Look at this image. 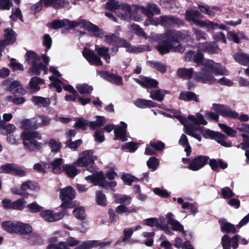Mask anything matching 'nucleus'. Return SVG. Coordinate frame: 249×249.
<instances>
[{
	"label": "nucleus",
	"mask_w": 249,
	"mask_h": 249,
	"mask_svg": "<svg viewBox=\"0 0 249 249\" xmlns=\"http://www.w3.org/2000/svg\"><path fill=\"white\" fill-rule=\"evenodd\" d=\"M200 71L193 72V69L181 68L178 70V75L183 79L190 78L192 75L197 81L204 83H213L215 81L214 75L226 74L227 71L219 63L210 59L204 60L200 65Z\"/></svg>",
	"instance_id": "f257e3e1"
},
{
	"label": "nucleus",
	"mask_w": 249,
	"mask_h": 249,
	"mask_svg": "<svg viewBox=\"0 0 249 249\" xmlns=\"http://www.w3.org/2000/svg\"><path fill=\"white\" fill-rule=\"evenodd\" d=\"M190 37L191 33L188 31H168L160 35L161 41L156 48L161 54L170 52L182 53L184 48L180 41Z\"/></svg>",
	"instance_id": "f03ea898"
},
{
	"label": "nucleus",
	"mask_w": 249,
	"mask_h": 249,
	"mask_svg": "<svg viewBox=\"0 0 249 249\" xmlns=\"http://www.w3.org/2000/svg\"><path fill=\"white\" fill-rule=\"evenodd\" d=\"M82 23V27L91 32L94 36L102 38L107 44L120 45L126 48L130 52L139 53L145 50H150L148 48H145V47L132 46L128 42L114 35H107L104 31L99 29L97 26L87 21H83Z\"/></svg>",
	"instance_id": "7ed1b4c3"
},
{
	"label": "nucleus",
	"mask_w": 249,
	"mask_h": 249,
	"mask_svg": "<svg viewBox=\"0 0 249 249\" xmlns=\"http://www.w3.org/2000/svg\"><path fill=\"white\" fill-rule=\"evenodd\" d=\"M42 58L45 65L40 62V59L38 55L33 51H28L25 55V61L32 67L28 70V73L30 75H38L42 71L47 73V67L50 62V58L45 54H42Z\"/></svg>",
	"instance_id": "20e7f679"
},
{
	"label": "nucleus",
	"mask_w": 249,
	"mask_h": 249,
	"mask_svg": "<svg viewBox=\"0 0 249 249\" xmlns=\"http://www.w3.org/2000/svg\"><path fill=\"white\" fill-rule=\"evenodd\" d=\"M21 138L25 148L30 152L38 150L42 147V143L36 140L41 139L40 135L37 132H23Z\"/></svg>",
	"instance_id": "39448f33"
},
{
	"label": "nucleus",
	"mask_w": 249,
	"mask_h": 249,
	"mask_svg": "<svg viewBox=\"0 0 249 249\" xmlns=\"http://www.w3.org/2000/svg\"><path fill=\"white\" fill-rule=\"evenodd\" d=\"M106 8L110 10L120 9L124 14H118L117 16L121 19L130 21L131 19V9L129 4H124L120 1L114 0H109L106 4Z\"/></svg>",
	"instance_id": "423d86ee"
},
{
	"label": "nucleus",
	"mask_w": 249,
	"mask_h": 249,
	"mask_svg": "<svg viewBox=\"0 0 249 249\" xmlns=\"http://www.w3.org/2000/svg\"><path fill=\"white\" fill-rule=\"evenodd\" d=\"M85 179L95 185H99L103 187L114 188L117 186V182L115 181L111 182L105 180L104 173L102 171L97 172L92 175H89L85 178Z\"/></svg>",
	"instance_id": "0eeeda50"
},
{
	"label": "nucleus",
	"mask_w": 249,
	"mask_h": 249,
	"mask_svg": "<svg viewBox=\"0 0 249 249\" xmlns=\"http://www.w3.org/2000/svg\"><path fill=\"white\" fill-rule=\"evenodd\" d=\"M97 159V156L94 155L92 150H86L79 154L74 164L81 167H87L89 165H92Z\"/></svg>",
	"instance_id": "6e6552de"
},
{
	"label": "nucleus",
	"mask_w": 249,
	"mask_h": 249,
	"mask_svg": "<svg viewBox=\"0 0 249 249\" xmlns=\"http://www.w3.org/2000/svg\"><path fill=\"white\" fill-rule=\"evenodd\" d=\"M175 117L184 126L185 132L187 134L192 136L199 141H201V138L200 136L196 133V131L202 132V128L201 127L192 124H188L187 119L185 117H182L178 112H177V114L175 115Z\"/></svg>",
	"instance_id": "1a4fd4ad"
},
{
	"label": "nucleus",
	"mask_w": 249,
	"mask_h": 249,
	"mask_svg": "<svg viewBox=\"0 0 249 249\" xmlns=\"http://www.w3.org/2000/svg\"><path fill=\"white\" fill-rule=\"evenodd\" d=\"M67 214V211L63 210L55 213L53 210H42L40 213V216L45 221L54 222L62 219Z\"/></svg>",
	"instance_id": "9d476101"
},
{
	"label": "nucleus",
	"mask_w": 249,
	"mask_h": 249,
	"mask_svg": "<svg viewBox=\"0 0 249 249\" xmlns=\"http://www.w3.org/2000/svg\"><path fill=\"white\" fill-rule=\"evenodd\" d=\"M121 124L122 125L121 126L117 125L115 127H114V126L113 124L107 125L104 128L103 130H105L107 132L109 133L114 129L115 139H119L122 142H125L127 140L126 136L127 125L124 122H121Z\"/></svg>",
	"instance_id": "9b49d317"
},
{
	"label": "nucleus",
	"mask_w": 249,
	"mask_h": 249,
	"mask_svg": "<svg viewBox=\"0 0 249 249\" xmlns=\"http://www.w3.org/2000/svg\"><path fill=\"white\" fill-rule=\"evenodd\" d=\"M0 173L10 174L13 175L25 176L26 172L23 169L14 164L6 163L0 167Z\"/></svg>",
	"instance_id": "f8f14e48"
},
{
	"label": "nucleus",
	"mask_w": 249,
	"mask_h": 249,
	"mask_svg": "<svg viewBox=\"0 0 249 249\" xmlns=\"http://www.w3.org/2000/svg\"><path fill=\"white\" fill-rule=\"evenodd\" d=\"M212 108L224 117L235 118L238 116V113L236 112L223 105L213 104Z\"/></svg>",
	"instance_id": "ddd939ff"
},
{
	"label": "nucleus",
	"mask_w": 249,
	"mask_h": 249,
	"mask_svg": "<svg viewBox=\"0 0 249 249\" xmlns=\"http://www.w3.org/2000/svg\"><path fill=\"white\" fill-rule=\"evenodd\" d=\"M136 9L138 11L144 14L147 18L153 17L154 14H160V13L159 7L152 3H148L145 7L138 5Z\"/></svg>",
	"instance_id": "4468645a"
},
{
	"label": "nucleus",
	"mask_w": 249,
	"mask_h": 249,
	"mask_svg": "<svg viewBox=\"0 0 249 249\" xmlns=\"http://www.w3.org/2000/svg\"><path fill=\"white\" fill-rule=\"evenodd\" d=\"M38 188L36 183L31 181H26L23 182L20 188H13L11 189L12 192L16 195L25 196L26 192L28 190H35Z\"/></svg>",
	"instance_id": "2eb2a0df"
},
{
	"label": "nucleus",
	"mask_w": 249,
	"mask_h": 249,
	"mask_svg": "<svg viewBox=\"0 0 249 249\" xmlns=\"http://www.w3.org/2000/svg\"><path fill=\"white\" fill-rule=\"evenodd\" d=\"M175 21V19L173 17L161 16L156 19L153 17L147 18V20L145 21V25L149 24L157 26L159 24H172Z\"/></svg>",
	"instance_id": "dca6fc26"
},
{
	"label": "nucleus",
	"mask_w": 249,
	"mask_h": 249,
	"mask_svg": "<svg viewBox=\"0 0 249 249\" xmlns=\"http://www.w3.org/2000/svg\"><path fill=\"white\" fill-rule=\"evenodd\" d=\"M111 243L110 241H87L82 242L81 245L76 247L74 249H91L94 247H99L100 249H102L106 246H109Z\"/></svg>",
	"instance_id": "f3484780"
},
{
	"label": "nucleus",
	"mask_w": 249,
	"mask_h": 249,
	"mask_svg": "<svg viewBox=\"0 0 249 249\" xmlns=\"http://www.w3.org/2000/svg\"><path fill=\"white\" fill-rule=\"evenodd\" d=\"M208 159V157L206 156H197L190 161L188 168L194 171H197L206 164Z\"/></svg>",
	"instance_id": "a211bd4d"
},
{
	"label": "nucleus",
	"mask_w": 249,
	"mask_h": 249,
	"mask_svg": "<svg viewBox=\"0 0 249 249\" xmlns=\"http://www.w3.org/2000/svg\"><path fill=\"white\" fill-rule=\"evenodd\" d=\"M4 86L12 92L24 94L25 90L19 82L11 79H7L3 82Z\"/></svg>",
	"instance_id": "6ab92c4d"
},
{
	"label": "nucleus",
	"mask_w": 249,
	"mask_h": 249,
	"mask_svg": "<svg viewBox=\"0 0 249 249\" xmlns=\"http://www.w3.org/2000/svg\"><path fill=\"white\" fill-rule=\"evenodd\" d=\"M83 21L85 20L70 21L67 20H55L51 23V26L53 29H58L65 26H69L70 27L73 28L79 25H81L82 27V22Z\"/></svg>",
	"instance_id": "aec40b11"
},
{
	"label": "nucleus",
	"mask_w": 249,
	"mask_h": 249,
	"mask_svg": "<svg viewBox=\"0 0 249 249\" xmlns=\"http://www.w3.org/2000/svg\"><path fill=\"white\" fill-rule=\"evenodd\" d=\"M4 39L0 40V48L12 44L16 41V33L11 28H7L4 30Z\"/></svg>",
	"instance_id": "412c9836"
},
{
	"label": "nucleus",
	"mask_w": 249,
	"mask_h": 249,
	"mask_svg": "<svg viewBox=\"0 0 249 249\" xmlns=\"http://www.w3.org/2000/svg\"><path fill=\"white\" fill-rule=\"evenodd\" d=\"M83 55L86 60L91 65L101 66L103 62L101 59L92 51L87 48H85L83 51Z\"/></svg>",
	"instance_id": "4be33fe9"
},
{
	"label": "nucleus",
	"mask_w": 249,
	"mask_h": 249,
	"mask_svg": "<svg viewBox=\"0 0 249 249\" xmlns=\"http://www.w3.org/2000/svg\"><path fill=\"white\" fill-rule=\"evenodd\" d=\"M59 197L63 201H70L75 197V190L71 186L59 189Z\"/></svg>",
	"instance_id": "5701e85b"
},
{
	"label": "nucleus",
	"mask_w": 249,
	"mask_h": 249,
	"mask_svg": "<svg viewBox=\"0 0 249 249\" xmlns=\"http://www.w3.org/2000/svg\"><path fill=\"white\" fill-rule=\"evenodd\" d=\"M203 16L198 11L187 10L185 12V18L191 24H195L198 25V22L201 20L197 19L198 18H202Z\"/></svg>",
	"instance_id": "b1692460"
},
{
	"label": "nucleus",
	"mask_w": 249,
	"mask_h": 249,
	"mask_svg": "<svg viewBox=\"0 0 249 249\" xmlns=\"http://www.w3.org/2000/svg\"><path fill=\"white\" fill-rule=\"evenodd\" d=\"M166 218L173 231L184 232L183 226L178 221L174 219V214L172 213H168L166 215Z\"/></svg>",
	"instance_id": "393cba45"
},
{
	"label": "nucleus",
	"mask_w": 249,
	"mask_h": 249,
	"mask_svg": "<svg viewBox=\"0 0 249 249\" xmlns=\"http://www.w3.org/2000/svg\"><path fill=\"white\" fill-rule=\"evenodd\" d=\"M136 83L144 87L156 88L158 82L151 78L145 76H141L140 79H135Z\"/></svg>",
	"instance_id": "a878e982"
},
{
	"label": "nucleus",
	"mask_w": 249,
	"mask_h": 249,
	"mask_svg": "<svg viewBox=\"0 0 249 249\" xmlns=\"http://www.w3.org/2000/svg\"><path fill=\"white\" fill-rule=\"evenodd\" d=\"M99 73L104 78L118 85H122L123 84L122 78L121 76L115 75L114 74H110L107 71H99Z\"/></svg>",
	"instance_id": "bb28decb"
},
{
	"label": "nucleus",
	"mask_w": 249,
	"mask_h": 249,
	"mask_svg": "<svg viewBox=\"0 0 249 249\" xmlns=\"http://www.w3.org/2000/svg\"><path fill=\"white\" fill-rule=\"evenodd\" d=\"M62 171L70 178H73L79 173V170L74 165L65 164L62 166Z\"/></svg>",
	"instance_id": "cd10ccee"
},
{
	"label": "nucleus",
	"mask_w": 249,
	"mask_h": 249,
	"mask_svg": "<svg viewBox=\"0 0 249 249\" xmlns=\"http://www.w3.org/2000/svg\"><path fill=\"white\" fill-rule=\"evenodd\" d=\"M43 84V80L37 77H33L29 83L28 88L33 92H36L40 89L39 85Z\"/></svg>",
	"instance_id": "c85d7f7f"
},
{
	"label": "nucleus",
	"mask_w": 249,
	"mask_h": 249,
	"mask_svg": "<svg viewBox=\"0 0 249 249\" xmlns=\"http://www.w3.org/2000/svg\"><path fill=\"white\" fill-rule=\"evenodd\" d=\"M134 104L138 107L144 108L157 107V103L150 100L139 98L134 102Z\"/></svg>",
	"instance_id": "c756f323"
},
{
	"label": "nucleus",
	"mask_w": 249,
	"mask_h": 249,
	"mask_svg": "<svg viewBox=\"0 0 249 249\" xmlns=\"http://www.w3.org/2000/svg\"><path fill=\"white\" fill-rule=\"evenodd\" d=\"M48 145L51 150L50 155L53 156L55 154L58 152L61 147V143L55 139H51L48 142Z\"/></svg>",
	"instance_id": "7c9ffc66"
},
{
	"label": "nucleus",
	"mask_w": 249,
	"mask_h": 249,
	"mask_svg": "<svg viewBox=\"0 0 249 249\" xmlns=\"http://www.w3.org/2000/svg\"><path fill=\"white\" fill-rule=\"evenodd\" d=\"M168 92L167 90L160 89L150 91L149 96L153 100L161 102L163 100L164 96Z\"/></svg>",
	"instance_id": "2f4dec72"
},
{
	"label": "nucleus",
	"mask_w": 249,
	"mask_h": 249,
	"mask_svg": "<svg viewBox=\"0 0 249 249\" xmlns=\"http://www.w3.org/2000/svg\"><path fill=\"white\" fill-rule=\"evenodd\" d=\"M199 49L210 53H217L219 49L214 44H212L208 42L199 44L198 45Z\"/></svg>",
	"instance_id": "473e14b6"
},
{
	"label": "nucleus",
	"mask_w": 249,
	"mask_h": 249,
	"mask_svg": "<svg viewBox=\"0 0 249 249\" xmlns=\"http://www.w3.org/2000/svg\"><path fill=\"white\" fill-rule=\"evenodd\" d=\"M178 99L185 101L194 100L199 102L198 96L193 92L190 91H183L180 93Z\"/></svg>",
	"instance_id": "72a5a7b5"
},
{
	"label": "nucleus",
	"mask_w": 249,
	"mask_h": 249,
	"mask_svg": "<svg viewBox=\"0 0 249 249\" xmlns=\"http://www.w3.org/2000/svg\"><path fill=\"white\" fill-rule=\"evenodd\" d=\"M221 224V229L222 231L234 233L236 232V230L233 224L227 222L224 219H221L219 220Z\"/></svg>",
	"instance_id": "f704fd0d"
},
{
	"label": "nucleus",
	"mask_w": 249,
	"mask_h": 249,
	"mask_svg": "<svg viewBox=\"0 0 249 249\" xmlns=\"http://www.w3.org/2000/svg\"><path fill=\"white\" fill-rule=\"evenodd\" d=\"M32 101L36 105L43 107H46L51 103L50 98L40 96H34L32 97Z\"/></svg>",
	"instance_id": "c9c22d12"
},
{
	"label": "nucleus",
	"mask_w": 249,
	"mask_h": 249,
	"mask_svg": "<svg viewBox=\"0 0 249 249\" xmlns=\"http://www.w3.org/2000/svg\"><path fill=\"white\" fill-rule=\"evenodd\" d=\"M18 222L17 221H7L2 223L1 225L2 228L8 232H17Z\"/></svg>",
	"instance_id": "e433bc0d"
},
{
	"label": "nucleus",
	"mask_w": 249,
	"mask_h": 249,
	"mask_svg": "<svg viewBox=\"0 0 249 249\" xmlns=\"http://www.w3.org/2000/svg\"><path fill=\"white\" fill-rule=\"evenodd\" d=\"M209 165L211 168L215 171H218L219 167L222 169H225L228 166L227 163L223 162L221 160H217L215 159L210 160Z\"/></svg>",
	"instance_id": "4c0bfd02"
},
{
	"label": "nucleus",
	"mask_w": 249,
	"mask_h": 249,
	"mask_svg": "<svg viewBox=\"0 0 249 249\" xmlns=\"http://www.w3.org/2000/svg\"><path fill=\"white\" fill-rule=\"evenodd\" d=\"M227 37L229 39L232 40L236 43H238L241 39H246L247 37L242 32L236 33L234 31H230L227 33Z\"/></svg>",
	"instance_id": "58836bf2"
},
{
	"label": "nucleus",
	"mask_w": 249,
	"mask_h": 249,
	"mask_svg": "<svg viewBox=\"0 0 249 249\" xmlns=\"http://www.w3.org/2000/svg\"><path fill=\"white\" fill-rule=\"evenodd\" d=\"M165 219L163 217H160L159 219L156 218H149L144 220V224L150 227L156 226L159 229V225L164 222Z\"/></svg>",
	"instance_id": "ea45409f"
},
{
	"label": "nucleus",
	"mask_w": 249,
	"mask_h": 249,
	"mask_svg": "<svg viewBox=\"0 0 249 249\" xmlns=\"http://www.w3.org/2000/svg\"><path fill=\"white\" fill-rule=\"evenodd\" d=\"M41 1L46 6H53L55 8H59L68 3L63 0H41Z\"/></svg>",
	"instance_id": "a19ab883"
},
{
	"label": "nucleus",
	"mask_w": 249,
	"mask_h": 249,
	"mask_svg": "<svg viewBox=\"0 0 249 249\" xmlns=\"http://www.w3.org/2000/svg\"><path fill=\"white\" fill-rule=\"evenodd\" d=\"M236 61L241 65L247 66L249 64V55L242 53H237L234 55Z\"/></svg>",
	"instance_id": "79ce46f5"
},
{
	"label": "nucleus",
	"mask_w": 249,
	"mask_h": 249,
	"mask_svg": "<svg viewBox=\"0 0 249 249\" xmlns=\"http://www.w3.org/2000/svg\"><path fill=\"white\" fill-rule=\"evenodd\" d=\"M20 127L25 131H33L32 129H37V126L36 125L34 122L30 120H24L20 123Z\"/></svg>",
	"instance_id": "37998d69"
},
{
	"label": "nucleus",
	"mask_w": 249,
	"mask_h": 249,
	"mask_svg": "<svg viewBox=\"0 0 249 249\" xmlns=\"http://www.w3.org/2000/svg\"><path fill=\"white\" fill-rule=\"evenodd\" d=\"M115 212L120 214L124 213L128 214L129 213H137V210L132 207H128L125 206V205L121 204L116 208Z\"/></svg>",
	"instance_id": "c03bdc74"
},
{
	"label": "nucleus",
	"mask_w": 249,
	"mask_h": 249,
	"mask_svg": "<svg viewBox=\"0 0 249 249\" xmlns=\"http://www.w3.org/2000/svg\"><path fill=\"white\" fill-rule=\"evenodd\" d=\"M188 119L193 122L195 124L197 125H206L207 122L205 120L203 115L199 113H197L196 116L189 115Z\"/></svg>",
	"instance_id": "a18cd8bd"
},
{
	"label": "nucleus",
	"mask_w": 249,
	"mask_h": 249,
	"mask_svg": "<svg viewBox=\"0 0 249 249\" xmlns=\"http://www.w3.org/2000/svg\"><path fill=\"white\" fill-rule=\"evenodd\" d=\"M76 88L81 94H89L93 90L92 86L86 83L77 84L76 86Z\"/></svg>",
	"instance_id": "49530a36"
},
{
	"label": "nucleus",
	"mask_w": 249,
	"mask_h": 249,
	"mask_svg": "<svg viewBox=\"0 0 249 249\" xmlns=\"http://www.w3.org/2000/svg\"><path fill=\"white\" fill-rule=\"evenodd\" d=\"M95 50L98 54L103 58L107 63H110V56L108 48L104 47H96Z\"/></svg>",
	"instance_id": "de8ad7c7"
},
{
	"label": "nucleus",
	"mask_w": 249,
	"mask_h": 249,
	"mask_svg": "<svg viewBox=\"0 0 249 249\" xmlns=\"http://www.w3.org/2000/svg\"><path fill=\"white\" fill-rule=\"evenodd\" d=\"M96 120L89 123L90 128L92 130L98 129L97 128L104 125L106 123V120L104 117L97 116L96 117Z\"/></svg>",
	"instance_id": "09e8293b"
},
{
	"label": "nucleus",
	"mask_w": 249,
	"mask_h": 249,
	"mask_svg": "<svg viewBox=\"0 0 249 249\" xmlns=\"http://www.w3.org/2000/svg\"><path fill=\"white\" fill-rule=\"evenodd\" d=\"M179 143L184 147V151L186 152L187 156H189L191 153V147L189 145L187 136L185 134L181 135L179 140Z\"/></svg>",
	"instance_id": "8fccbe9b"
},
{
	"label": "nucleus",
	"mask_w": 249,
	"mask_h": 249,
	"mask_svg": "<svg viewBox=\"0 0 249 249\" xmlns=\"http://www.w3.org/2000/svg\"><path fill=\"white\" fill-rule=\"evenodd\" d=\"M62 161V158H57L51 163L52 171L53 173L60 174L61 172L62 168H61V165Z\"/></svg>",
	"instance_id": "3c124183"
},
{
	"label": "nucleus",
	"mask_w": 249,
	"mask_h": 249,
	"mask_svg": "<svg viewBox=\"0 0 249 249\" xmlns=\"http://www.w3.org/2000/svg\"><path fill=\"white\" fill-rule=\"evenodd\" d=\"M186 57L189 60H193L196 63H199L203 59V55L199 51L196 53L190 51L187 53Z\"/></svg>",
	"instance_id": "603ef678"
},
{
	"label": "nucleus",
	"mask_w": 249,
	"mask_h": 249,
	"mask_svg": "<svg viewBox=\"0 0 249 249\" xmlns=\"http://www.w3.org/2000/svg\"><path fill=\"white\" fill-rule=\"evenodd\" d=\"M214 138L217 142L225 147H230L231 146V142L226 141V136L219 132H216Z\"/></svg>",
	"instance_id": "864d4df0"
},
{
	"label": "nucleus",
	"mask_w": 249,
	"mask_h": 249,
	"mask_svg": "<svg viewBox=\"0 0 249 249\" xmlns=\"http://www.w3.org/2000/svg\"><path fill=\"white\" fill-rule=\"evenodd\" d=\"M17 232L22 234H28L32 232V228L29 225L22 222H18Z\"/></svg>",
	"instance_id": "5fc2aeb1"
},
{
	"label": "nucleus",
	"mask_w": 249,
	"mask_h": 249,
	"mask_svg": "<svg viewBox=\"0 0 249 249\" xmlns=\"http://www.w3.org/2000/svg\"><path fill=\"white\" fill-rule=\"evenodd\" d=\"M36 122L38 123L36 124V125L37 126V128H38L39 127L49 125L51 124V120L47 116L41 115L38 117Z\"/></svg>",
	"instance_id": "6e6d98bb"
},
{
	"label": "nucleus",
	"mask_w": 249,
	"mask_h": 249,
	"mask_svg": "<svg viewBox=\"0 0 249 249\" xmlns=\"http://www.w3.org/2000/svg\"><path fill=\"white\" fill-rule=\"evenodd\" d=\"M198 26L205 27L208 29V30H213L216 29V26H218V23H214L209 20H201L200 21L198 22Z\"/></svg>",
	"instance_id": "4d7b16f0"
},
{
	"label": "nucleus",
	"mask_w": 249,
	"mask_h": 249,
	"mask_svg": "<svg viewBox=\"0 0 249 249\" xmlns=\"http://www.w3.org/2000/svg\"><path fill=\"white\" fill-rule=\"evenodd\" d=\"M219 127L229 136L234 137L236 136L237 132L236 130L230 127L226 124H218Z\"/></svg>",
	"instance_id": "13d9d810"
},
{
	"label": "nucleus",
	"mask_w": 249,
	"mask_h": 249,
	"mask_svg": "<svg viewBox=\"0 0 249 249\" xmlns=\"http://www.w3.org/2000/svg\"><path fill=\"white\" fill-rule=\"evenodd\" d=\"M116 201L119 203L124 205H128L130 204L131 198L127 196L124 195H116L115 196Z\"/></svg>",
	"instance_id": "bf43d9fd"
},
{
	"label": "nucleus",
	"mask_w": 249,
	"mask_h": 249,
	"mask_svg": "<svg viewBox=\"0 0 249 249\" xmlns=\"http://www.w3.org/2000/svg\"><path fill=\"white\" fill-rule=\"evenodd\" d=\"M73 213L75 217L78 219L83 220L86 216L85 210L82 207L74 209L73 211Z\"/></svg>",
	"instance_id": "052dcab7"
},
{
	"label": "nucleus",
	"mask_w": 249,
	"mask_h": 249,
	"mask_svg": "<svg viewBox=\"0 0 249 249\" xmlns=\"http://www.w3.org/2000/svg\"><path fill=\"white\" fill-rule=\"evenodd\" d=\"M27 208L29 212L36 213L40 212L43 210V207L36 202H33L27 205Z\"/></svg>",
	"instance_id": "680f3d73"
},
{
	"label": "nucleus",
	"mask_w": 249,
	"mask_h": 249,
	"mask_svg": "<svg viewBox=\"0 0 249 249\" xmlns=\"http://www.w3.org/2000/svg\"><path fill=\"white\" fill-rule=\"evenodd\" d=\"M26 201L23 198L18 199V200L13 202L12 209L17 210H21L24 209Z\"/></svg>",
	"instance_id": "e2e57ef3"
},
{
	"label": "nucleus",
	"mask_w": 249,
	"mask_h": 249,
	"mask_svg": "<svg viewBox=\"0 0 249 249\" xmlns=\"http://www.w3.org/2000/svg\"><path fill=\"white\" fill-rule=\"evenodd\" d=\"M67 246L70 247H73L75 246L78 247L80 245V241L76 239L75 238L72 236L68 237L65 242ZM81 244H80L81 245Z\"/></svg>",
	"instance_id": "0e129e2a"
},
{
	"label": "nucleus",
	"mask_w": 249,
	"mask_h": 249,
	"mask_svg": "<svg viewBox=\"0 0 249 249\" xmlns=\"http://www.w3.org/2000/svg\"><path fill=\"white\" fill-rule=\"evenodd\" d=\"M96 201L98 205L102 206L106 205V197L105 194L99 192L96 193Z\"/></svg>",
	"instance_id": "69168bd1"
},
{
	"label": "nucleus",
	"mask_w": 249,
	"mask_h": 249,
	"mask_svg": "<svg viewBox=\"0 0 249 249\" xmlns=\"http://www.w3.org/2000/svg\"><path fill=\"white\" fill-rule=\"evenodd\" d=\"M221 194L225 199L231 198L234 196V193L228 187H225L222 189Z\"/></svg>",
	"instance_id": "338daca9"
},
{
	"label": "nucleus",
	"mask_w": 249,
	"mask_h": 249,
	"mask_svg": "<svg viewBox=\"0 0 249 249\" xmlns=\"http://www.w3.org/2000/svg\"><path fill=\"white\" fill-rule=\"evenodd\" d=\"M47 249H71L67 246L65 242H60L56 244H50L47 247Z\"/></svg>",
	"instance_id": "774afa93"
}]
</instances>
